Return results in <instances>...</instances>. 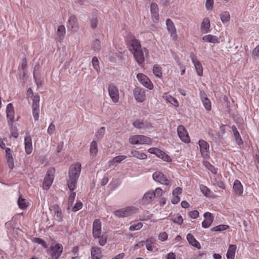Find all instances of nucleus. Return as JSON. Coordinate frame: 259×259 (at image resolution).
I'll use <instances>...</instances> for the list:
<instances>
[{
    "label": "nucleus",
    "instance_id": "1",
    "mask_svg": "<svg viewBox=\"0 0 259 259\" xmlns=\"http://www.w3.org/2000/svg\"><path fill=\"white\" fill-rule=\"evenodd\" d=\"M81 165L79 162L71 165L68 171L67 186L70 191H74L76 187L78 179L80 176Z\"/></svg>",
    "mask_w": 259,
    "mask_h": 259
},
{
    "label": "nucleus",
    "instance_id": "2",
    "mask_svg": "<svg viewBox=\"0 0 259 259\" xmlns=\"http://www.w3.org/2000/svg\"><path fill=\"white\" fill-rule=\"evenodd\" d=\"M63 249L62 245L59 243L51 246L48 250V253L50 255L49 259H58L63 252Z\"/></svg>",
    "mask_w": 259,
    "mask_h": 259
},
{
    "label": "nucleus",
    "instance_id": "3",
    "mask_svg": "<svg viewBox=\"0 0 259 259\" xmlns=\"http://www.w3.org/2000/svg\"><path fill=\"white\" fill-rule=\"evenodd\" d=\"M132 54L136 62L139 65H141L144 62L145 57L148 55V51L146 48H143L134 52Z\"/></svg>",
    "mask_w": 259,
    "mask_h": 259
},
{
    "label": "nucleus",
    "instance_id": "4",
    "mask_svg": "<svg viewBox=\"0 0 259 259\" xmlns=\"http://www.w3.org/2000/svg\"><path fill=\"white\" fill-rule=\"evenodd\" d=\"M137 208L133 206H128L125 208L117 210L115 211L114 214L119 218L127 217L134 213H136Z\"/></svg>",
    "mask_w": 259,
    "mask_h": 259
},
{
    "label": "nucleus",
    "instance_id": "5",
    "mask_svg": "<svg viewBox=\"0 0 259 259\" xmlns=\"http://www.w3.org/2000/svg\"><path fill=\"white\" fill-rule=\"evenodd\" d=\"M126 42L127 48L132 53L142 48L140 42L134 36L127 39Z\"/></svg>",
    "mask_w": 259,
    "mask_h": 259
},
{
    "label": "nucleus",
    "instance_id": "6",
    "mask_svg": "<svg viewBox=\"0 0 259 259\" xmlns=\"http://www.w3.org/2000/svg\"><path fill=\"white\" fill-rule=\"evenodd\" d=\"M129 141L132 144H149L151 139L143 135H135L131 137Z\"/></svg>",
    "mask_w": 259,
    "mask_h": 259
},
{
    "label": "nucleus",
    "instance_id": "7",
    "mask_svg": "<svg viewBox=\"0 0 259 259\" xmlns=\"http://www.w3.org/2000/svg\"><path fill=\"white\" fill-rule=\"evenodd\" d=\"M108 93L112 101L117 103L119 100V92L117 87L113 83H110L108 88Z\"/></svg>",
    "mask_w": 259,
    "mask_h": 259
},
{
    "label": "nucleus",
    "instance_id": "8",
    "mask_svg": "<svg viewBox=\"0 0 259 259\" xmlns=\"http://www.w3.org/2000/svg\"><path fill=\"white\" fill-rule=\"evenodd\" d=\"M137 78L139 82L145 87L149 90L153 89V85L151 81L145 75L142 73H139L137 75Z\"/></svg>",
    "mask_w": 259,
    "mask_h": 259
},
{
    "label": "nucleus",
    "instance_id": "9",
    "mask_svg": "<svg viewBox=\"0 0 259 259\" xmlns=\"http://www.w3.org/2000/svg\"><path fill=\"white\" fill-rule=\"evenodd\" d=\"M133 94L135 99L138 102H144L146 99L145 91L143 89L135 88L133 91Z\"/></svg>",
    "mask_w": 259,
    "mask_h": 259
},
{
    "label": "nucleus",
    "instance_id": "10",
    "mask_svg": "<svg viewBox=\"0 0 259 259\" xmlns=\"http://www.w3.org/2000/svg\"><path fill=\"white\" fill-rule=\"evenodd\" d=\"M178 134L181 140L184 142L188 143L190 142V139L188 134L183 125H179L177 128Z\"/></svg>",
    "mask_w": 259,
    "mask_h": 259
},
{
    "label": "nucleus",
    "instance_id": "11",
    "mask_svg": "<svg viewBox=\"0 0 259 259\" xmlns=\"http://www.w3.org/2000/svg\"><path fill=\"white\" fill-rule=\"evenodd\" d=\"M190 57L191 59V60L195 66L196 71L197 73V74L199 76H202L203 74V68L202 65L200 63V62L197 59L195 55L191 52L190 55Z\"/></svg>",
    "mask_w": 259,
    "mask_h": 259
},
{
    "label": "nucleus",
    "instance_id": "12",
    "mask_svg": "<svg viewBox=\"0 0 259 259\" xmlns=\"http://www.w3.org/2000/svg\"><path fill=\"white\" fill-rule=\"evenodd\" d=\"M153 180L161 184L167 185L169 184V181L166 177L160 171H155L153 174Z\"/></svg>",
    "mask_w": 259,
    "mask_h": 259
},
{
    "label": "nucleus",
    "instance_id": "13",
    "mask_svg": "<svg viewBox=\"0 0 259 259\" xmlns=\"http://www.w3.org/2000/svg\"><path fill=\"white\" fill-rule=\"evenodd\" d=\"M102 223L99 219H95L93 223L92 234L93 236L98 237V235L102 234Z\"/></svg>",
    "mask_w": 259,
    "mask_h": 259
},
{
    "label": "nucleus",
    "instance_id": "14",
    "mask_svg": "<svg viewBox=\"0 0 259 259\" xmlns=\"http://www.w3.org/2000/svg\"><path fill=\"white\" fill-rule=\"evenodd\" d=\"M133 126L138 129L147 130L152 127L150 123L141 120H136L133 123Z\"/></svg>",
    "mask_w": 259,
    "mask_h": 259
},
{
    "label": "nucleus",
    "instance_id": "15",
    "mask_svg": "<svg viewBox=\"0 0 259 259\" xmlns=\"http://www.w3.org/2000/svg\"><path fill=\"white\" fill-rule=\"evenodd\" d=\"M7 118L9 124H11L14 121V109L12 103L8 104L6 108Z\"/></svg>",
    "mask_w": 259,
    "mask_h": 259
},
{
    "label": "nucleus",
    "instance_id": "16",
    "mask_svg": "<svg viewBox=\"0 0 259 259\" xmlns=\"http://www.w3.org/2000/svg\"><path fill=\"white\" fill-rule=\"evenodd\" d=\"M166 25L167 30L170 33V36L175 39L177 36V34L176 28L174 23L170 19H167L166 20Z\"/></svg>",
    "mask_w": 259,
    "mask_h": 259
},
{
    "label": "nucleus",
    "instance_id": "17",
    "mask_svg": "<svg viewBox=\"0 0 259 259\" xmlns=\"http://www.w3.org/2000/svg\"><path fill=\"white\" fill-rule=\"evenodd\" d=\"M67 26L68 29L73 31H76L77 29L78 24L77 19L75 16L71 15L69 16Z\"/></svg>",
    "mask_w": 259,
    "mask_h": 259
},
{
    "label": "nucleus",
    "instance_id": "18",
    "mask_svg": "<svg viewBox=\"0 0 259 259\" xmlns=\"http://www.w3.org/2000/svg\"><path fill=\"white\" fill-rule=\"evenodd\" d=\"M198 143L201 155L203 157L208 156L209 149V145L208 143L204 140H200Z\"/></svg>",
    "mask_w": 259,
    "mask_h": 259
},
{
    "label": "nucleus",
    "instance_id": "19",
    "mask_svg": "<svg viewBox=\"0 0 259 259\" xmlns=\"http://www.w3.org/2000/svg\"><path fill=\"white\" fill-rule=\"evenodd\" d=\"M205 220L202 223V226L204 228H208L213 221V216L210 212H206L203 214Z\"/></svg>",
    "mask_w": 259,
    "mask_h": 259
},
{
    "label": "nucleus",
    "instance_id": "20",
    "mask_svg": "<svg viewBox=\"0 0 259 259\" xmlns=\"http://www.w3.org/2000/svg\"><path fill=\"white\" fill-rule=\"evenodd\" d=\"M6 159L8 166L11 169H13L14 167V160L12 156V152L10 148H6Z\"/></svg>",
    "mask_w": 259,
    "mask_h": 259
},
{
    "label": "nucleus",
    "instance_id": "21",
    "mask_svg": "<svg viewBox=\"0 0 259 259\" xmlns=\"http://www.w3.org/2000/svg\"><path fill=\"white\" fill-rule=\"evenodd\" d=\"M25 152L27 154H30L32 151V139L30 136H27L24 139Z\"/></svg>",
    "mask_w": 259,
    "mask_h": 259
},
{
    "label": "nucleus",
    "instance_id": "22",
    "mask_svg": "<svg viewBox=\"0 0 259 259\" xmlns=\"http://www.w3.org/2000/svg\"><path fill=\"white\" fill-rule=\"evenodd\" d=\"M98 237L93 236L95 239H98V244L101 246H104L107 243L108 235L106 232H102L100 235H98Z\"/></svg>",
    "mask_w": 259,
    "mask_h": 259
},
{
    "label": "nucleus",
    "instance_id": "23",
    "mask_svg": "<svg viewBox=\"0 0 259 259\" xmlns=\"http://www.w3.org/2000/svg\"><path fill=\"white\" fill-rule=\"evenodd\" d=\"M53 181V175L48 173L47 175L45 177L43 183V189L44 190H48L49 187L51 186Z\"/></svg>",
    "mask_w": 259,
    "mask_h": 259
},
{
    "label": "nucleus",
    "instance_id": "24",
    "mask_svg": "<svg viewBox=\"0 0 259 259\" xmlns=\"http://www.w3.org/2000/svg\"><path fill=\"white\" fill-rule=\"evenodd\" d=\"M102 256V249L98 247H93L91 249L92 259H101Z\"/></svg>",
    "mask_w": 259,
    "mask_h": 259
},
{
    "label": "nucleus",
    "instance_id": "25",
    "mask_svg": "<svg viewBox=\"0 0 259 259\" xmlns=\"http://www.w3.org/2000/svg\"><path fill=\"white\" fill-rule=\"evenodd\" d=\"M233 190L236 194L240 195L243 192V188L240 182L238 180H235L233 184Z\"/></svg>",
    "mask_w": 259,
    "mask_h": 259
},
{
    "label": "nucleus",
    "instance_id": "26",
    "mask_svg": "<svg viewBox=\"0 0 259 259\" xmlns=\"http://www.w3.org/2000/svg\"><path fill=\"white\" fill-rule=\"evenodd\" d=\"M154 198V194L153 191H148L146 192L143 197L142 202L144 204L150 203Z\"/></svg>",
    "mask_w": 259,
    "mask_h": 259
},
{
    "label": "nucleus",
    "instance_id": "27",
    "mask_svg": "<svg viewBox=\"0 0 259 259\" xmlns=\"http://www.w3.org/2000/svg\"><path fill=\"white\" fill-rule=\"evenodd\" d=\"M151 16L156 21L158 20L159 17L158 8L157 5L155 3H152L150 7Z\"/></svg>",
    "mask_w": 259,
    "mask_h": 259
},
{
    "label": "nucleus",
    "instance_id": "28",
    "mask_svg": "<svg viewBox=\"0 0 259 259\" xmlns=\"http://www.w3.org/2000/svg\"><path fill=\"white\" fill-rule=\"evenodd\" d=\"M210 22L208 18H205L203 20L201 24V31L203 33H207L209 31L210 28Z\"/></svg>",
    "mask_w": 259,
    "mask_h": 259
},
{
    "label": "nucleus",
    "instance_id": "29",
    "mask_svg": "<svg viewBox=\"0 0 259 259\" xmlns=\"http://www.w3.org/2000/svg\"><path fill=\"white\" fill-rule=\"evenodd\" d=\"M187 239L189 243L193 246L196 247L197 248H200V243L196 240L195 237L190 233H189L187 235Z\"/></svg>",
    "mask_w": 259,
    "mask_h": 259
},
{
    "label": "nucleus",
    "instance_id": "30",
    "mask_svg": "<svg viewBox=\"0 0 259 259\" xmlns=\"http://www.w3.org/2000/svg\"><path fill=\"white\" fill-rule=\"evenodd\" d=\"M163 98L165 99V100H166L167 102H169L174 106L178 107V102L175 98L172 97L171 95L168 94L167 93H165L163 94Z\"/></svg>",
    "mask_w": 259,
    "mask_h": 259
},
{
    "label": "nucleus",
    "instance_id": "31",
    "mask_svg": "<svg viewBox=\"0 0 259 259\" xmlns=\"http://www.w3.org/2000/svg\"><path fill=\"white\" fill-rule=\"evenodd\" d=\"M203 40L204 41L208 42H211L213 44H215L217 42H219V39L218 37L216 36L211 35V34H208L204 35L202 37Z\"/></svg>",
    "mask_w": 259,
    "mask_h": 259
},
{
    "label": "nucleus",
    "instance_id": "32",
    "mask_svg": "<svg viewBox=\"0 0 259 259\" xmlns=\"http://www.w3.org/2000/svg\"><path fill=\"white\" fill-rule=\"evenodd\" d=\"M236 250V246L235 245H230L229 247L227 252V259H234Z\"/></svg>",
    "mask_w": 259,
    "mask_h": 259
},
{
    "label": "nucleus",
    "instance_id": "33",
    "mask_svg": "<svg viewBox=\"0 0 259 259\" xmlns=\"http://www.w3.org/2000/svg\"><path fill=\"white\" fill-rule=\"evenodd\" d=\"M65 28L63 25H60L58 27L57 36L58 41H61L65 34Z\"/></svg>",
    "mask_w": 259,
    "mask_h": 259
},
{
    "label": "nucleus",
    "instance_id": "34",
    "mask_svg": "<svg viewBox=\"0 0 259 259\" xmlns=\"http://www.w3.org/2000/svg\"><path fill=\"white\" fill-rule=\"evenodd\" d=\"M146 247L148 250L150 251H153L154 250H157L156 244L151 239H147L145 241Z\"/></svg>",
    "mask_w": 259,
    "mask_h": 259
},
{
    "label": "nucleus",
    "instance_id": "35",
    "mask_svg": "<svg viewBox=\"0 0 259 259\" xmlns=\"http://www.w3.org/2000/svg\"><path fill=\"white\" fill-rule=\"evenodd\" d=\"M90 152L92 158H94L98 152L97 144L95 141H92L90 146Z\"/></svg>",
    "mask_w": 259,
    "mask_h": 259
},
{
    "label": "nucleus",
    "instance_id": "36",
    "mask_svg": "<svg viewBox=\"0 0 259 259\" xmlns=\"http://www.w3.org/2000/svg\"><path fill=\"white\" fill-rule=\"evenodd\" d=\"M153 71L154 74L158 78H161L162 76V73L161 67L157 65H154L153 68Z\"/></svg>",
    "mask_w": 259,
    "mask_h": 259
},
{
    "label": "nucleus",
    "instance_id": "37",
    "mask_svg": "<svg viewBox=\"0 0 259 259\" xmlns=\"http://www.w3.org/2000/svg\"><path fill=\"white\" fill-rule=\"evenodd\" d=\"M18 205L21 209H25L28 206L26 200L21 196H19V197Z\"/></svg>",
    "mask_w": 259,
    "mask_h": 259
},
{
    "label": "nucleus",
    "instance_id": "38",
    "mask_svg": "<svg viewBox=\"0 0 259 259\" xmlns=\"http://www.w3.org/2000/svg\"><path fill=\"white\" fill-rule=\"evenodd\" d=\"M98 23V17L96 15H93L91 17L90 26L92 29H95L97 27Z\"/></svg>",
    "mask_w": 259,
    "mask_h": 259
},
{
    "label": "nucleus",
    "instance_id": "39",
    "mask_svg": "<svg viewBox=\"0 0 259 259\" xmlns=\"http://www.w3.org/2000/svg\"><path fill=\"white\" fill-rule=\"evenodd\" d=\"M230 14L227 11H225L221 14V19L223 23H227L230 21Z\"/></svg>",
    "mask_w": 259,
    "mask_h": 259
},
{
    "label": "nucleus",
    "instance_id": "40",
    "mask_svg": "<svg viewBox=\"0 0 259 259\" xmlns=\"http://www.w3.org/2000/svg\"><path fill=\"white\" fill-rule=\"evenodd\" d=\"M132 154H133V156L140 159H145L147 158L146 154L138 151H132Z\"/></svg>",
    "mask_w": 259,
    "mask_h": 259
},
{
    "label": "nucleus",
    "instance_id": "41",
    "mask_svg": "<svg viewBox=\"0 0 259 259\" xmlns=\"http://www.w3.org/2000/svg\"><path fill=\"white\" fill-rule=\"evenodd\" d=\"M75 196H76L75 192H72L69 196L68 198L67 210L70 209V207L72 206L73 203L74 201Z\"/></svg>",
    "mask_w": 259,
    "mask_h": 259
},
{
    "label": "nucleus",
    "instance_id": "42",
    "mask_svg": "<svg viewBox=\"0 0 259 259\" xmlns=\"http://www.w3.org/2000/svg\"><path fill=\"white\" fill-rule=\"evenodd\" d=\"M39 96L37 94L32 97V108L39 107Z\"/></svg>",
    "mask_w": 259,
    "mask_h": 259
},
{
    "label": "nucleus",
    "instance_id": "43",
    "mask_svg": "<svg viewBox=\"0 0 259 259\" xmlns=\"http://www.w3.org/2000/svg\"><path fill=\"white\" fill-rule=\"evenodd\" d=\"M229 226L227 225H219L211 229V231H221L226 230Z\"/></svg>",
    "mask_w": 259,
    "mask_h": 259
},
{
    "label": "nucleus",
    "instance_id": "44",
    "mask_svg": "<svg viewBox=\"0 0 259 259\" xmlns=\"http://www.w3.org/2000/svg\"><path fill=\"white\" fill-rule=\"evenodd\" d=\"M105 133V127H101L96 134V138L97 140H101L104 136Z\"/></svg>",
    "mask_w": 259,
    "mask_h": 259
},
{
    "label": "nucleus",
    "instance_id": "45",
    "mask_svg": "<svg viewBox=\"0 0 259 259\" xmlns=\"http://www.w3.org/2000/svg\"><path fill=\"white\" fill-rule=\"evenodd\" d=\"M171 220L175 223H177L179 225L182 224L183 222V219L182 218V217L179 214H177L176 215L174 216Z\"/></svg>",
    "mask_w": 259,
    "mask_h": 259
},
{
    "label": "nucleus",
    "instance_id": "46",
    "mask_svg": "<svg viewBox=\"0 0 259 259\" xmlns=\"http://www.w3.org/2000/svg\"><path fill=\"white\" fill-rule=\"evenodd\" d=\"M203 164L206 167L212 174H215L217 170L213 166H212L209 162L204 161Z\"/></svg>",
    "mask_w": 259,
    "mask_h": 259
},
{
    "label": "nucleus",
    "instance_id": "47",
    "mask_svg": "<svg viewBox=\"0 0 259 259\" xmlns=\"http://www.w3.org/2000/svg\"><path fill=\"white\" fill-rule=\"evenodd\" d=\"M126 156L125 155H120L114 157L111 162L113 163V164H116V163H120L123 160L126 158Z\"/></svg>",
    "mask_w": 259,
    "mask_h": 259
},
{
    "label": "nucleus",
    "instance_id": "48",
    "mask_svg": "<svg viewBox=\"0 0 259 259\" xmlns=\"http://www.w3.org/2000/svg\"><path fill=\"white\" fill-rule=\"evenodd\" d=\"M200 189L201 192L206 196H208L209 195L210 193V190L205 186L201 185L200 186Z\"/></svg>",
    "mask_w": 259,
    "mask_h": 259
},
{
    "label": "nucleus",
    "instance_id": "49",
    "mask_svg": "<svg viewBox=\"0 0 259 259\" xmlns=\"http://www.w3.org/2000/svg\"><path fill=\"white\" fill-rule=\"evenodd\" d=\"M92 48L93 50L96 52H98L100 50V41L99 39H95L93 42L92 45Z\"/></svg>",
    "mask_w": 259,
    "mask_h": 259
},
{
    "label": "nucleus",
    "instance_id": "50",
    "mask_svg": "<svg viewBox=\"0 0 259 259\" xmlns=\"http://www.w3.org/2000/svg\"><path fill=\"white\" fill-rule=\"evenodd\" d=\"M32 112H33V116L34 120L36 121L38 119L39 114V107H33L32 108Z\"/></svg>",
    "mask_w": 259,
    "mask_h": 259
},
{
    "label": "nucleus",
    "instance_id": "51",
    "mask_svg": "<svg viewBox=\"0 0 259 259\" xmlns=\"http://www.w3.org/2000/svg\"><path fill=\"white\" fill-rule=\"evenodd\" d=\"M203 106L207 110H210L211 109V103L208 99H203L202 101Z\"/></svg>",
    "mask_w": 259,
    "mask_h": 259
},
{
    "label": "nucleus",
    "instance_id": "52",
    "mask_svg": "<svg viewBox=\"0 0 259 259\" xmlns=\"http://www.w3.org/2000/svg\"><path fill=\"white\" fill-rule=\"evenodd\" d=\"M55 215L56 217V219L58 221L61 222L62 221V214L61 211L59 208H57L55 210Z\"/></svg>",
    "mask_w": 259,
    "mask_h": 259
},
{
    "label": "nucleus",
    "instance_id": "53",
    "mask_svg": "<svg viewBox=\"0 0 259 259\" xmlns=\"http://www.w3.org/2000/svg\"><path fill=\"white\" fill-rule=\"evenodd\" d=\"M32 241L33 242L36 243L38 244H41L45 248L47 247V243L42 239L39 238H33Z\"/></svg>",
    "mask_w": 259,
    "mask_h": 259
},
{
    "label": "nucleus",
    "instance_id": "54",
    "mask_svg": "<svg viewBox=\"0 0 259 259\" xmlns=\"http://www.w3.org/2000/svg\"><path fill=\"white\" fill-rule=\"evenodd\" d=\"M142 226L143 224L141 223H138L136 224L131 225L129 228V230L131 231L138 230L140 229H141L142 227Z\"/></svg>",
    "mask_w": 259,
    "mask_h": 259
},
{
    "label": "nucleus",
    "instance_id": "55",
    "mask_svg": "<svg viewBox=\"0 0 259 259\" xmlns=\"http://www.w3.org/2000/svg\"><path fill=\"white\" fill-rule=\"evenodd\" d=\"M92 64L94 69L97 71H99V61L98 58L96 57H94L92 59Z\"/></svg>",
    "mask_w": 259,
    "mask_h": 259
},
{
    "label": "nucleus",
    "instance_id": "56",
    "mask_svg": "<svg viewBox=\"0 0 259 259\" xmlns=\"http://www.w3.org/2000/svg\"><path fill=\"white\" fill-rule=\"evenodd\" d=\"M234 137L235 139V141H236V143L238 145H241L243 144V141H242L241 137L239 133L234 134Z\"/></svg>",
    "mask_w": 259,
    "mask_h": 259
},
{
    "label": "nucleus",
    "instance_id": "57",
    "mask_svg": "<svg viewBox=\"0 0 259 259\" xmlns=\"http://www.w3.org/2000/svg\"><path fill=\"white\" fill-rule=\"evenodd\" d=\"M82 207V203L81 201H79L76 202L74 206L72 208V210L74 212H76L80 210Z\"/></svg>",
    "mask_w": 259,
    "mask_h": 259
},
{
    "label": "nucleus",
    "instance_id": "58",
    "mask_svg": "<svg viewBox=\"0 0 259 259\" xmlns=\"http://www.w3.org/2000/svg\"><path fill=\"white\" fill-rule=\"evenodd\" d=\"M188 215L192 219H196L199 216V212L197 210L191 211Z\"/></svg>",
    "mask_w": 259,
    "mask_h": 259
},
{
    "label": "nucleus",
    "instance_id": "59",
    "mask_svg": "<svg viewBox=\"0 0 259 259\" xmlns=\"http://www.w3.org/2000/svg\"><path fill=\"white\" fill-rule=\"evenodd\" d=\"M168 235L165 232L160 233L158 236V238L160 240L164 241L167 238Z\"/></svg>",
    "mask_w": 259,
    "mask_h": 259
},
{
    "label": "nucleus",
    "instance_id": "60",
    "mask_svg": "<svg viewBox=\"0 0 259 259\" xmlns=\"http://www.w3.org/2000/svg\"><path fill=\"white\" fill-rule=\"evenodd\" d=\"M55 130V125L53 123H51L49 126V127L47 130V133L49 135H52L53 134Z\"/></svg>",
    "mask_w": 259,
    "mask_h": 259
},
{
    "label": "nucleus",
    "instance_id": "61",
    "mask_svg": "<svg viewBox=\"0 0 259 259\" xmlns=\"http://www.w3.org/2000/svg\"><path fill=\"white\" fill-rule=\"evenodd\" d=\"M213 4V0H206L205 7L207 10H211Z\"/></svg>",
    "mask_w": 259,
    "mask_h": 259
},
{
    "label": "nucleus",
    "instance_id": "62",
    "mask_svg": "<svg viewBox=\"0 0 259 259\" xmlns=\"http://www.w3.org/2000/svg\"><path fill=\"white\" fill-rule=\"evenodd\" d=\"M154 197H160L162 195V190L160 188H157L155 189V192H154Z\"/></svg>",
    "mask_w": 259,
    "mask_h": 259
},
{
    "label": "nucleus",
    "instance_id": "63",
    "mask_svg": "<svg viewBox=\"0 0 259 259\" xmlns=\"http://www.w3.org/2000/svg\"><path fill=\"white\" fill-rule=\"evenodd\" d=\"M160 158L163 159L164 161H167V162L170 161L171 160L170 156H169L167 154H166L164 152H163L162 156Z\"/></svg>",
    "mask_w": 259,
    "mask_h": 259
},
{
    "label": "nucleus",
    "instance_id": "64",
    "mask_svg": "<svg viewBox=\"0 0 259 259\" xmlns=\"http://www.w3.org/2000/svg\"><path fill=\"white\" fill-rule=\"evenodd\" d=\"M252 54L254 57L259 56V45L253 49Z\"/></svg>",
    "mask_w": 259,
    "mask_h": 259
}]
</instances>
